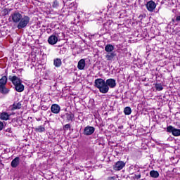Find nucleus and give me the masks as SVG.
Wrapping results in <instances>:
<instances>
[{"instance_id": "nucleus-34", "label": "nucleus", "mask_w": 180, "mask_h": 180, "mask_svg": "<svg viewBox=\"0 0 180 180\" xmlns=\"http://www.w3.org/2000/svg\"><path fill=\"white\" fill-rule=\"evenodd\" d=\"M119 129H123V126L120 127Z\"/></svg>"}, {"instance_id": "nucleus-5", "label": "nucleus", "mask_w": 180, "mask_h": 180, "mask_svg": "<svg viewBox=\"0 0 180 180\" xmlns=\"http://www.w3.org/2000/svg\"><path fill=\"white\" fill-rule=\"evenodd\" d=\"M94 133H95V127L87 126L84 128L83 134H84V136H92Z\"/></svg>"}, {"instance_id": "nucleus-15", "label": "nucleus", "mask_w": 180, "mask_h": 180, "mask_svg": "<svg viewBox=\"0 0 180 180\" xmlns=\"http://www.w3.org/2000/svg\"><path fill=\"white\" fill-rule=\"evenodd\" d=\"M116 57V53L114 52H108V53L105 56V58H107L108 61H111Z\"/></svg>"}, {"instance_id": "nucleus-13", "label": "nucleus", "mask_w": 180, "mask_h": 180, "mask_svg": "<svg viewBox=\"0 0 180 180\" xmlns=\"http://www.w3.org/2000/svg\"><path fill=\"white\" fill-rule=\"evenodd\" d=\"M22 82L20 83H17V84H14V88L17 92H23L25 91V86L22 84Z\"/></svg>"}, {"instance_id": "nucleus-22", "label": "nucleus", "mask_w": 180, "mask_h": 180, "mask_svg": "<svg viewBox=\"0 0 180 180\" xmlns=\"http://www.w3.org/2000/svg\"><path fill=\"white\" fill-rule=\"evenodd\" d=\"M0 119L1 120H8L9 119V114L8 112H3L0 115Z\"/></svg>"}, {"instance_id": "nucleus-27", "label": "nucleus", "mask_w": 180, "mask_h": 180, "mask_svg": "<svg viewBox=\"0 0 180 180\" xmlns=\"http://www.w3.org/2000/svg\"><path fill=\"white\" fill-rule=\"evenodd\" d=\"M155 88L157 91H162L164 89V87H162V85H161L160 84H156Z\"/></svg>"}, {"instance_id": "nucleus-26", "label": "nucleus", "mask_w": 180, "mask_h": 180, "mask_svg": "<svg viewBox=\"0 0 180 180\" xmlns=\"http://www.w3.org/2000/svg\"><path fill=\"white\" fill-rule=\"evenodd\" d=\"M13 108V109H20V108H22V104L20 103H14Z\"/></svg>"}, {"instance_id": "nucleus-25", "label": "nucleus", "mask_w": 180, "mask_h": 180, "mask_svg": "<svg viewBox=\"0 0 180 180\" xmlns=\"http://www.w3.org/2000/svg\"><path fill=\"white\" fill-rule=\"evenodd\" d=\"M58 6H60V3L58 2V1L57 0H55L53 1V4H52V8H58Z\"/></svg>"}, {"instance_id": "nucleus-7", "label": "nucleus", "mask_w": 180, "mask_h": 180, "mask_svg": "<svg viewBox=\"0 0 180 180\" xmlns=\"http://www.w3.org/2000/svg\"><path fill=\"white\" fill-rule=\"evenodd\" d=\"M126 167V163L123 161H117L113 166V169L115 171H120Z\"/></svg>"}, {"instance_id": "nucleus-24", "label": "nucleus", "mask_w": 180, "mask_h": 180, "mask_svg": "<svg viewBox=\"0 0 180 180\" xmlns=\"http://www.w3.org/2000/svg\"><path fill=\"white\" fill-rule=\"evenodd\" d=\"M124 113L127 115H131V108L130 107H125L124 109Z\"/></svg>"}, {"instance_id": "nucleus-9", "label": "nucleus", "mask_w": 180, "mask_h": 180, "mask_svg": "<svg viewBox=\"0 0 180 180\" xmlns=\"http://www.w3.org/2000/svg\"><path fill=\"white\" fill-rule=\"evenodd\" d=\"M8 79L12 82L13 85H16L17 84H19L20 82H22V79H20L16 75L8 76Z\"/></svg>"}, {"instance_id": "nucleus-10", "label": "nucleus", "mask_w": 180, "mask_h": 180, "mask_svg": "<svg viewBox=\"0 0 180 180\" xmlns=\"http://www.w3.org/2000/svg\"><path fill=\"white\" fill-rule=\"evenodd\" d=\"M57 41H58V37L56 35H51L48 38V43L51 46H54V44H57Z\"/></svg>"}, {"instance_id": "nucleus-1", "label": "nucleus", "mask_w": 180, "mask_h": 180, "mask_svg": "<svg viewBox=\"0 0 180 180\" xmlns=\"http://www.w3.org/2000/svg\"><path fill=\"white\" fill-rule=\"evenodd\" d=\"M94 86L99 89L101 94H108L109 92V87H108L105 79L102 78L96 79L94 81Z\"/></svg>"}, {"instance_id": "nucleus-19", "label": "nucleus", "mask_w": 180, "mask_h": 180, "mask_svg": "<svg viewBox=\"0 0 180 180\" xmlns=\"http://www.w3.org/2000/svg\"><path fill=\"white\" fill-rule=\"evenodd\" d=\"M150 176L151 178L157 179V178H158V176H160V173H158V171L151 170V171L150 172Z\"/></svg>"}, {"instance_id": "nucleus-6", "label": "nucleus", "mask_w": 180, "mask_h": 180, "mask_svg": "<svg viewBox=\"0 0 180 180\" xmlns=\"http://www.w3.org/2000/svg\"><path fill=\"white\" fill-rule=\"evenodd\" d=\"M157 8V4L153 0H150L146 4V9L148 12H154V9Z\"/></svg>"}, {"instance_id": "nucleus-20", "label": "nucleus", "mask_w": 180, "mask_h": 180, "mask_svg": "<svg viewBox=\"0 0 180 180\" xmlns=\"http://www.w3.org/2000/svg\"><path fill=\"white\" fill-rule=\"evenodd\" d=\"M61 59L60 58H56L53 60V65H55V67H56L57 68H58L59 67H61Z\"/></svg>"}, {"instance_id": "nucleus-16", "label": "nucleus", "mask_w": 180, "mask_h": 180, "mask_svg": "<svg viewBox=\"0 0 180 180\" xmlns=\"http://www.w3.org/2000/svg\"><path fill=\"white\" fill-rule=\"evenodd\" d=\"M79 70H84L85 68V59H81L77 64Z\"/></svg>"}, {"instance_id": "nucleus-12", "label": "nucleus", "mask_w": 180, "mask_h": 180, "mask_svg": "<svg viewBox=\"0 0 180 180\" xmlns=\"http://www.w3.org/2000/svg\"><path fill=\"white\" fill-rule=\"evenodd\" d=\"M20 164V158L19 157H16L11 162V165L12 168H17V167H19Z\"/></svg>"}, {"instance_id": "nucleus-30", "label": "nucleus", "mask_w": 180, "mask_h": 180, "mask_svg": "<svg viewBox=\"0 0 180 180\" xmlns=\"http://www.w3.org/2000/svg\"><path fill=\"white\" fill-rule=\"evenodd\" d=\"M4 129V122L0 121V131Z\"/></svg>"}, {"instance_id": "nucleus-23", "label": "nucleus", "mask_w": 180, "mask_h": 180, "mask_svg": "<svg viewBox=\"0 0 180 180\" xmlns=\"http://www.w3.org/2000/svg\"><path fill=\"white\" fill-rule=\"evenodd\" d=\"M66 120L68 122H72V119H74V114L72 113H66Z\"/></svg>"}, {"instance_id": "nucleus-11", "label": "nucleus", "mask_w": 180, "mask_h": 180, "mask_svg": "<svg viewBox=\"0 0 180 180\" xmlns=\"http://www.w3.org/2000/svg\"><path fill=\"white\" fill-rule=\"evenodd\" d=\"M60 110H61V108L58 104H53L51 107V112H52V113H55V115H58V113H60Z\"/></svg>"}, {"instance_id": "nucleus-28", "label": "nucleus", "mask_w": 180, "mask_h": 180, "mask_svg": "<svg viewBox=\"0 0 180 180\" xmlns=\"http://www.w3.org/2000/svg\"><path fill=\"white\" fill-rule=\"evenodd\" d=\"M71 129V124H66L64 127H63V129L65 130H68Z\"/></svg>"}, {"instance_id": "nucleus-29", "label": "nucleus", "mask_w": 180, "mask_h": 180, "mask_svg": "<svg viewBox=\"0 0 180 180\" xmlns=\"http://www.w3.org/2000/svg\"><path fill=\"white\" fill-rule=\"evenodd\" d=\"M41 110H47V109H49V107L46 106V105H42L41 107Z\"/></svg>"}, {"instance_id": "nucleus-21", "label": "nucleus", "mask_w": 180, "mask_h": 180, "mask_svg": "<svg viewBox=\"0 0 180 180\" xmlns=\"http://www.w3.org/2000/svg\"><path fill=\"white\" fill-rule=\"evenodd\" d=\"M34 131H37V133H43L46 131V128L44 126L40 125L38 127L34 128Z\"/></svg>"}, {"instance_id": "nucleus-32", "label": "nucleus", "mask_w": 180, "mask_h": 180, "mask_svg": "<svg viewBox=\"0 0 180 180\" xmlns=\"http://www.w3.org/2000/svg\"><path fill=\"white\" fill-rule=\"evenodd\" d=\"M6 131L7 133H11L12 131V129L11 128H8L7 129H6Z\"/></svg>"}, {"instance_id": "nucleus-14", "label": "nucleus", "mask_w": 180, "mask_h": 180, "mask_svg": "<svg viewBox=\"0 0 180 180\" xmlns=\"http://www.w3.org/2000/svg\"><path fill=\"white\" fill-rule=\"evenodd\" d=\"M113 50H115V46L108 44L105 46V51H106V53H112L113 52Z\"/></svg>"}, {"instance_id": "nucleus-3", "label": "nucleus", "mask_w": 180, "mask_h": 180, "mask_svg": "<svg viewBox=\"0 0 180 180\" xmlns=\"http://www.w3.org/2000/svg\"><path fill=\"white\" fill-rule=\"evenodd\" d=\"M22 15L19 13V11H15L11 14L9 19H11V21L13 23H18L20 22V19H22Z\"/></svg>"}, {"instance_id": "nucleus-4", "label": "nucleus", "mask_w": 180, "mask_h": 180, "mask_svg": "<svg viewBox=\"0 0 180 180\" xmlns=\"http://www.w3.org/2000/svg\"><path fill=\"white\" fill-rule=\"evenodd\" d=\"M167 133H172V134L174 136V137H178L180 136V129H176L172 125H169L167 127Z\"/></svg>"}, {"instance_id": "nucleus-31", "label": "nucleus", "mask_w": 180, "mask_h": 180, "mask_svg": "<svg viewBox=\"0 0 180 180\" xmlns=\"http://www.w3.org/2000/svg\"><path fill=\"white\" fill-rule=\"evenodd\" d=\"M136 179H140L141 178V174L135 175Z\"/></svg>"}, {"instance_id": "nucleus-18", "label": "nucleus", "mask_w": 180, "mask_h": 180, "mask_svg": "<svg viewBox=\"0 0 180 180\" xmlns=\"http://www.w3.org/2000/svg\"><path fill=\"white\" fill-rule=\"evenodd\" d=\"M6 82H8V77L6 76H3L0 79V86H4L6 85Z\"/></svg>"}, {"instance_id": "nucleus-33", "label": "nucleus", "mask_w": 180, "mask_h": 180, "mask_svg": "<svg viewBox=\"0 0 180 180\" xmlns=\"http://www.w3.org/2000/svg\"><path fill=\"white\" fill-rule=\"evenodd\" d=\"M60 51H65V48H63L62 49H60Z\"/></svg>"}, {"instance_id": "nucleus-8", "label": "nucleus", "mask_w": 180, "mask_h": 180, "mask_svg": "<svg viewBox=\"0 0 180 180\" xmlns=\"http://www.w3.org/2000/svg\"><path fill=\"white\" fill-rule=\"evenodd\" d=\"M105 85H107L109 91V88H116V80L115 79H108L105 81Z\"/></svg>"}, {"instance_id": "nucleus-35", "label": "nucleus", "mask_w": 180, "mask_h": 180, "mask_svg": "<svg viewBox=\"0 0 180 180\" xmlns=\"http://www.w3.org/2000/svg\"><path fill=\"white\" fill-rule=\"evenodd\" d=\"M91 37H94V35H91Z\"/></svg>"}, {"instance_id": "nucleus-17", "label": "nucleus", "mask_w": 180, "mask_h": 180, "mask_svg": "<svg viewBox=\"0 0 180 180\" xmlns=\"http://www.w3.org/2000/svg\"><path fill=\"white\" fill-rule=\"evenodd\" d=\"M0 93L6 95L9 94V89L6 88V86H0Z\"/></svg>"}, {"instance_id": "nucleus-2", "label": "nucleus", "mask_w": 180, "mask_h": 180, "mask_svg": "<svg viewBox=\"0 0 180 180\" xmlns=\"http://www.w3.org/2000/svg\"><path fill=\"white\" fill-rule=\"evenodd\" d=\"M30 22V17L27 15H22L17 25L18 29H25V27H27V25H29Z\"/></svg>"}]
</instances>
